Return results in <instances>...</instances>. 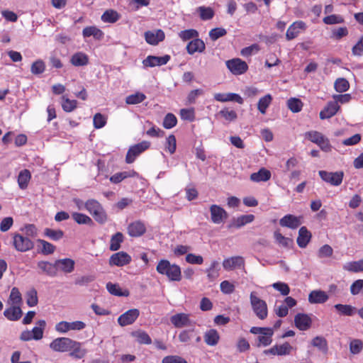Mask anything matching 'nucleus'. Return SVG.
Instances as JSON below:
<instances>
[{
	"label": "nucleus",
	"mask_w": 363,
	"mask_h": 363,
	"mask_svg": "<svg viewBox=\"0 0 363 363\" xmlns=\"http://www.w3.org/2000/svg\"><path fill=\"white\" fill-rule=\"evenodd\" d=\"M157 272L162 275L167 276L169 281H179L182 280V271L179 265L172 264L167 259H161L157 267Z\"/></svg>",
	"instance_id": "f257e3e1"
},
{
	"label": "nucleus",
	"mask_w": 363,
	"mask_h": 363,
	"mask_svg": "<svg viewBox=\"0 0 363 363\" xmlns=\"http://www.w3.org/2000/svg\"><path fill=\"white\" fill-rule=\"evenodd\" d=\"M85 209L99 223L104 224L107 220V215L102 206L95 199H89L84 203Z\"/></svg>",
	"instance_id": "f03ea898"
},
{
	"label": "nucleus",
	"mask_w": 363,
	"mask_h": 363,
	"mask_svg": "<svg viewBox=\"0 0 363 363\" xmlns=\"http://www.w3.org/2000/svg\"><path fill=\"white\" fill-rule=\"evenodd\" d=\"M250 301L252 311L256 316L260 320H264L268 315L267 303L258 297L255 291L250 293Z\"/></svg>",
	"instance_id": "7ed1b4c3"
},
{
	"label": "nucleus",
	"mask_w": 363,
	"mask_h": 363,
	"mask_svg": "<svg viewBox=\"0 0 363 363\" xmlns=\"http://www.w3.org/2000/svg\"><path fill=\"white\" fill-rule=\"evenodd\" d=\"M13 245L18 252H25L32 250L34 243L29 238L23 235L14 233L13 235Z\"/></svg>",
	"instance_id": "20e7f679"
},
{
	"label": "nucleus",
	"mask_w": 363,
	"mask_h": 363,
	"mask_svg": "<svg viewBox=\"0 0 363 363\" xmlns=\"http://www.w3.org/2000/svg\"><path fill=\"white\" fill-rule=\"evenodd\" d=\"M74 345H77V341L70 338L57 337L50 342V347L55 352H64L71 350L72 346Z\"/></svg>",
	"instance_id": "39448f33"
},
{
	"label": "nucleus",
	"mask_w": 363,
	"mask_h": 363,
	"mask_svg": "<svg viewBox=\"0 0 363 363\" xmlns=\"http://www.w3.org/2000/svg\"><path fill=\"white\" fill-rule=\"evenodd\" d=\"M150 143L148 141H142L135 145L131 146L126 154L125 162L128 164L133 163L136 157L139 156L142 152L149 148Z\"/></svg>",
	"instance_id": "423d86ee"
},
{
	"label": "nucleus",
	"mask_w": 363,
	"mask_h": 363,
	"mask_svg": "<svg viewBox=\"0 0 363 363\" xmlns=\"http://www.w3.org/2000/svg\"><path fill=\"white\" fill-rule=\"evenodd\" d=\"M86 324L80 320L74 322L61 321L55 325V330L60 333H65L69 330H82Z\"/></svg>",
	"instance_id": "0eeeda50"
},
{
	"label": "nucleus",
	"mask_w": 363,
	"mask_h": 363,
	"mask_svg": "<svg viewBox=\"0 0 363 363\" xmlns=\"http://www.w3.org/2000/svg\"><path fill=\"white\" fill-rule=\"evenodd\" d=\"M318 174L324 182L329 183L333 186L340 185L344 177V173L342 171L329 172L320 170L318 172Z\"/></svg>",
	"instance_id": "6e6552de"
},
{
	"label": "nucleus",
	"mask_w": 363,
	"mask_h": 363,
	"mask_svg": "<svg viewBox=\"0 0 363 363\" xmlns=\"http://www.w3.org/2000/svg\"><path fill=\"white\" fill-rule=\"evenodd\" d=\"M230 72L235 75L244 74L248 69L247 63L240 58H233L225 62Z\"/></svg>",
	"instance_id": "1a4fd4ad"
},
{
	"label": "nucleus",
	"mask_w": 363,
	"mask_h": 363,
	"mask_svg": "<svg viewBox=\"0 0 363 363\" xmlns=\"http://www.w3.org/2000/svg\"><path fill=\"white\" fill-rule=\"evenodd\" d=\"M172 324L177 328L184 327H190L194 325V323L190 320L189 315L186 313H180L172 315L170 318Z\"/></svg>",
	"instance_id": "9d476101"
},
{
	"label": "nucleus",
	"mask_w": 363,
	"mask_h": 363,
	"mask_svg": "<svg viewBox=\"0 0 363 363\" xmlns=\"http://www.w3.org/2000/svg\"><path fill=\"white\" fill-rule=\"evenodd\" d=\"M140 315L138 309H130L121 315L118 318V323L121 326H125L133 323Z\"/></svg>",
	"instance_id": "9b49d317"
},
{
	"label": "nucleus",
	"mask_w": 363,
	"mask_h": 363,
	"mask_svg": "<svg viewBox=\"0 0 363 363\" xmlns=\"http://www.w3.org/2000/svg\"><path fill=\"white\" fill-rule=\"evenodd\" d=\"M131 262V257L126 252L121 251L113 254L109 259L110 265L123 267Z\"/></svg>",
	"instance_id": "f8f14e48"
},
{
	"label": "nucleus",
	"mask_w": 363,
	"mask_h": 363,
	"mask_svg": "<svg viewBox=\"0 0 363 363\" xmlns=\"http://www.w3.org/2000/svg\"><path fill=\"white\" fill-rule=\"evenodd\" d=\"M170 60V56L165 55L162 57H157L153 55L147 56L143 61V65L145 67H154L155 66H161L166 65Z\"/></svg>",
	"instance_id": "ddd939ff"
},
{
	"label": "nucleus",
	"mask_w": 363,
	"mask_h": 363,
	"mask_svg": "<svg viewBox=\"0 0 363 363\" xmlns=\"http://www.w3.org/2000/svg\"><path fill=\"white\" fill-rule=\"evenodd\" d=\"M211 220L213 223L220 224L228 218L227 212L218 205H212L210 207Z\"/></svg>",
	"instance_id": "4468645a"
},
{
	"label": "nucleus",
	"mask_w": 363,
	"mask_h": 363,
	"mask_svg": "<svg viewBox=\"0 0 363 363\" xmlns=\"http://www.w3.org/2000/svg\"><path fill=\"white\" fill-rule=\"evenodd\" d=\"M164 38V33L161 29L156 30H148L145 33V40L150 45H156L160 42L163 41Z\"/></svg>",
	"instance_id": "2eb2a0df"
},
{
	"label": "nucleus",
	"mask_w": 363,
	"mask_h": 363,
	"mask_svg": "<svg viewBox=\"0 0 363 363\" xmlns=\"http://www.w3.org/2000/svg\"><path fill=\"white\" fill-rule=\"evenodd\" d=\"M245 264L244 258L241 256H235L225 259L223 262V267L225 270L230 271L235 268H240Z\"/></svg>",
	"instance_id": "dca6fc26"
},
{
	"label": "nucleus",
	"mask_w": 363,
	"mask_h": 363,
	"mask_svg": "<svg viewBox=\"0 0 363 363\" xmlns=\"http://www.w3.org/2000/svg\"><path fill=\"white\" fill-rule=\"evenodd\" d=\"M294 323L300 330H307L310 328L312 320L307 314L298 313L294 317Z\"/></svg>",
	"instance_id": "f3484780"
},
{
	"label": "nucleus",
	"mask_w": 363,
	"mask_h": 363,
	"mask_svg": "<svg viewBox=\"0 0 363 363\" xmlns=\"http://www.w3.org/2000/svg\"><path fill=\"white\" fill-rule=\"evenodd\" d=\"M306 28V23L303 21H298L293 23L287 29L286 33V38L288 40H291L296 38L300 30H304Z\"/></svg>",
	"instance_id": "a211bd4d"
},
{
	"label": "nucleus",
	"mask_w": 363,
	"mask_h": 363,
	"mask_svg": "<svg viewBox=\"0 0 363 363\" xmlns=\"http://www.w3.org/2000/svg\"><path fill=\"white\" fill-rule=\"evenodd\" d=\"M292 349L293 347L289 342H284L282 345H274L269 350H265L264 353L274 355H286L291 353Z\"/></svg>",
	"instance_id": "6ab92c4d"
},
{
	"label": "nucleus",
	"mask_w": 363,
	"mask_h": 363,
	"mask_svg": "<svg viewBox=\"0 0 363 363\" xmlns=\"http://www.w3.org/2000/svg\"><path fill=\"white\" fill-rule=\"evenodd\" d=\"M214 99L220 102L235 101L239 104H243L242 98L235 93H217L214 94Z\"/></svg>",
	"instance_id": "aec40b11"
},
{
	"label": "nucleus",
	"mask_w": 363,
	"mask_h": 363,
	"mask_svg": "<svg viewBox=\"0 0 363 363\" xmlns=\"http://www.w3.org/2000/svg\"><path fill=\"white\" fill-rule=\"evenodd\" d=\"M340 108L337 101H329L327 106L320 112V119H328L336 114Z\"/></svg>",
	"instance_id": "412c9836"
},
{
	"label": "nucleus",
	"mask_w": 363,
	"mask_h": 363,
	"mask_svg": "<svg viewBox=\"0 0 363 363\" xmlns=\"http://www.w3.org/2000/svg\"><path fill=\"white\" fill-rule=\"evenodd\" d=\"M328 298V295L322 290H313L308 295V302L312 304L324 303Z\"/></svg>",
	"instance_id": "4be33fe9"
},
{
	"label": "nucleus",
	"mask_w": 363,
	"mask_h": 363,
	"mask_svg": "<svg viewBox=\"0 0 363 363\" xmlns=\"http://www.w3.org/2000/svg\"><path fill=\"white\" fill-rule=\"evenodd\" d=\"M23 314L21 306L11 305L4 311V315L9 320L16 321L18 320Z\"/></svg>",
	"instance_id": "5701e85b"
},
{
	"label": "nucleus",
	"mask_w": 363,
	"mask_h": 363,
	"mask_svg": "<svg viewBox=\"0 0 363 363\" xmlns=\"http://www.w3.org/2000/svg\"><path fill=\"white\" fill-rule=\"evenodd\" d=\"M205 48L204 42L199 38L191 40L186 45V51L189 55H193L196 52H203Z\"/></svg>",
	"instance_id": "b1692460"
},
{
	"label": "nucleus",
	"mask_w": 363,
	"mask_h": 363,
	"mask_svg": "<svg viewBox=\"0 0 363 363\" xmlns=\"http://www.w3.org/2000/svg\"><path fill=\"white\" fill-rule=\"evenodd\" d=\"M75 262L69 258L60 259L55 261L57 270L59 269L65 273H71L74 271Z\"/></svg>",
	"instance_id": "393cba45"
},
{
	"label": "nucleus",
	"mask_w": 363,
	"mask_h": 363,
	"mask_svg": "<svg viewBox=\"0 0 363 363\" xmlns=\"http://www.w3.org/2000/svg\"><path fill=\"white\" fill-rule=\"evenodd\" d=\"M146 231V228L141 221H135L130 223L128 227V233L131 237H139Z\"/></svg>",
	"instance_id": "a878e982"
},
{
	"label": "nucleus",
	"mask_w": 363,
	"mask_h": 363,
	"mask_svg": "<svg viewBox=\"0 0 363 363\" xmlns=\"http://www.w3.org/2000/svg\"><path fill=\"white\" fill-rule=\"evenodd\" d=\"M89 56L83 52L73 54L70 58V63L75 67H83L89 64Z\"/></svg>",
	"instance_id": "bb28decb"
},
{
	"label": "nucleus",
	"mask_w": 363,
	"mask_h": 363,
	"mask_svg": "<svg viewBox=\"0 0 363 363\" xmlns=\"http://www.w3.org/2000/svg\"><path fill=\"white\" fill-rule=\"evenodd\" d=\"M274 335V330L271 328H268L265 331L262 332L259 335L257 336V346L267 347L272 342V335Z\"/></svg>",
	"instance_id": "cd10ccee"
},
{
	"label": "nucleus",
	"mask_w": 363,
	"mask_h": 363,
	"mask_svg": "<svg viewBox=\"0 0 363 363\" xmlns=\"http://www.w3.org/2000/svg\"><path fill=\"white\" fill-rule=\"evenodd\" d=\"M37 266L38 268L40 269L42 273H44L52 277H54L57 275L55 262L52 264L47 261H40L38 262Z\"/></svg>",
	"instance_id": "c85d7f7f"
},
{
	"label": "nucleus",
	"mask_w": 363,
	"mask_h": 363,
	"mask_svg": "<svg viewBox=\"0 0 363 363\" xmlns=\"http://www.w3.org/2000/svg\"><path fill=\"white\" fill-rule=\"evenodd\" d=\"M311 238V233L305 226L301 227L298 230V236L296 240L298 245L301 248L306 247Z\"/></svg>",
	"instance_id": "c756f323"
},
{
	"label": "nucleus",
	"mask_w": 363,
	"mask_h": 363,
	"mask_svg": "<svg viewBox=\"0 0 363 363\" xmlns=\"http://www.w3.org/2000/svg\"><path fill=\"white\" fill-rule=\"evenodd\" d=\"M279 224L283 227L295 229L300 225L301 223L297 217L289 214L280 219Z\"/></svg>",
	"instance_id": "7c9ffc66"
},
{
	"label": "nucleus",
	"mask_w": 363,
	"mask_h": 363,
	"mask_svg": "<svg viewBox=\"0 0 363 363\" xmlns=\"http://www.w3.org/2000/svg\"><path fill=\"white\" fill-rule=\"evenodd\" d=\"M204 342L208 346H216L220 340V335L215 329L207 330L203 335Z\"/></svg>",
	"instance_id": "2f4dec72"
},
{
	"label": "nucleus",
	"mask_w": 363,
	"mask_h": 363,
	"mask_svg": "<svg viewBox=\"0 0 363 363\" xmlns=\"http://www.w3.org/2000/svg\"><path fill=\"white\" fill-rule=\"evenodd\" d=\"M271 178V172L265 168H261L257 172L250 175V179L254 182H267Z\"/></svg>",
	"instance_id": "473e14b6"
},
{
	"label": "nucleus",
	"mask_w": 363,
	"mask_h": 363,
	"mask_svg": "<svg viewBox=\"0 0 363 363\" xmlns=\"http://www.w3.org/2000/svg\"><path fill=\"white\" fill-rule=\"evenodd\" d=\"M338 313L341 315L352 316L357 312L354 306L348 304L337 303L334 306Z\"/></svg>",
	"instance_id": "72a5a7b5"
},
{
	"label": "nucleus",
	"mask_w": 363,
	"mask_h": 363,
	"mask_svg": "<svg viewBox=\"0 0 363 363\" xmlns=\"http://www.w3.org/2000/svg\"><path fill=\"white\" fill-rule=\"evenodd\" d=\"M84 38L93 36L96 40H100L104 36V33L95 26L86 27L82 30Z\"/></svg>",
	"instance_id": "f704fd0d"
},
{
	"label": "nucleus",
	"mask_w": 363,
	"mask_h": 363,
	"mask_svg": "<svg viewBox=\"0 0 363 363\" xmlns=\"http://www.w3.org/2000/svg\"><path fill=\"white\" fill-rule=\"evenodd\" d=\"M37 326L34 327L32 330V337L33 340H39L43 337V332L46 326V323L44 320H40L37 322Z\"/></svg>",
	"instance_id": "c9c22d12"
},
{
	"label": "nucleus",
	"mask_w": 363,
	"mask_h": 363,
	"mask_svg": "<svg viewBox=\"0 0 363 363\" xmlns=\"http://www.w3.org/2000/svg\"><path fill=\"white\" fill-rule=\"evenodd\" d=\"M343 269L354 273L363 272V259L345 263L343 265Z\"/></svg>",
	"instance_id": "e433bc0d"
},
{
	"label": "nucleus",
	"mask_w": 363,
	"mask_h": 363,
	"mask_svg": "<svg viewBox=\"0 0 363 363\" xmlns=\"http://www.w3.org/2000/svg\"><path fill=\"white\" fill-rule=\"evenodd\" d=\"M22 302V296L19 289L16 287L12 288L8 299V303L9 305L21 306Z\"/></svg>",
	"instance_id": "4c0bfd02"
},
{
	"label": "nucleus",
	"mask_w": 363,
	"mask_h": 363,
	"mask_svg": "<svg viewBox=\"0 0 363 363\" xmlns=\"http://www.w3.org/2000/svg\"><path fill=\"white\" fill-rule=\"evenodd\" d=\"M30 177L31 174L29 170L23 169L20 172L18 177V184L21 189L27 188Z\"/></svg>",
	"instance_id": "58836bf2"
},
{
	"label": "nucleus",
	"mask_w": 363,
	"mask_h": 363,
	"mask_svg": "<svg viewBox=\"0 0 363 363\" xmlns=\"http://www.w3.org/2000/svg\"><path fill=\"white\" fill-rule=\"evenodd\" d=\"M219 270L220 267L218 262L216 260L213 261L209 268L206 270L208 279L213 281L218 277Z\"/></svg>",
	"instance_id": "ea45409f"
},
{
	"label": "nucleus",
	"mask_w": 363,
	"mask_h": 363,
	"mask_svg": "<svg viewBox=\"0 0 363 363\" xmlns=\"http://www.w3.org/2000/svg\"><path fill=\"white\" fill-rule=\"evenodd\" d=\"M123 242V235L118 232L112 235L110 241L109 249L111 251H116L121 247V244Z\"/></svg>",
	"instance_id": "a19ab883"
},
{
	"label": "nucleus",
	"mask_w": 363,
	"mask_h": 363,
	"mask_svg": "<svg viewBox=\"0 0 363 363\" xmlns=\"http://www.w3.org/2000/svg\"><path fill=\"white\" fill-rule=\"evenodd\" d=\"M178 35L183 41L192 40L199 37V32L193 28L186 29L180 31Z\"/></svg>",
	"instance_id": "79ce46f5"
},
{
	"label": "nucleus",
	"mask_w": 363,
	"mask_h": 363,
	"mask_svg": "<svg viewBox=\"0 0 363 363\" xmlns=\"http://www.w3.org/2000/svg\"><path fill=\"white\" fill-rule=\"evenodd\" d=\"M303 102L297 98H291L287 101V106L293 113H298L302 110Z\"/></svg>",
	"instance_id": "37998d69"
},
{
	"label": "nucleus",
	"mask_w": 363,
	"mask_h": 363,
	"mask_svg": "<svg viewBox=\"0 0 363 363\" xmlns=\"http://www.w3.org/2000/svg\"><path fill=\"white\" fill-rule=\"evenodd\" d=\"M272 99V98L270 94H267L259 99L257 104V108L261 113L264 114L266 113L267 108L270 105Z\"/></svg>",
	"instance_id": "c03bdc74"
},
{
	"label": "nucleus",
	"mask_w": 363,
	"mask_h": 363,
	"mask_svg": "<svg viewBox=\"0 0 363 363\" xmlns=\"http://www.w3.org/2000/svg\"><path fill=\"white\" fill-rule=\"evenodd\" d=\"M119 18L118 12L113 10H107L101 16V20L106 23H115Z\"/></svg>",
	"instance_id": "a18cd8bd"
},
{
	"label": "nucleus",
	"mask_w": 363,
	"mask_h": 363,
	"mask_svg": "<svg viewBox=\"0 0 363 363\" xmlns=\"http://www.w3.org/2000/svg\"><path fill=\"white\" fill-rule=\"evenodd\" d=\"M146 99L144 94L141 92H136L133 94L128 96L125 99V103L127 104H138L143 102Z\"/></svg>",
	"instance_id": "49530a36"
},
{
	"label": "nucleus",
	"mask_w": 363,
	"mask_h": 363,
	"mask_svg": "<svg viewBox=\"0 0 363 363\" xmlns=\"http://www.w3.org/2000/svg\"><path fill=\"white\" fill-rule=\"evenodd\" d=\"M255 216L252 214L243 215L235 220L233 225L237 228H239L247 223L252 222Z\"/></svg>",
	"instance_id": "de8ad7c7"
},
{
	"label": "nucleus",
	"mask_w": 363,
	"mask_h": 363,
	"mask_svg": "<svg viewBox=\"0 0 363 363\" xmlns=\"http://www.w3.org/2000/svg\"><path fill=\"white\" fill-rule=\"evenodd\" d=\"M72 217L78 224H86L89 225L93 224L91 218L85 214L80 213H73L72 214Z\"/></svg>",
	"instance_id": "09e8293b"
},
{
	"label": "nucleus",
	"mask_w": 363,
	"mask_h": 363,
	"mask_svg": "<svg viewBox=\"0 0 363 363\" xmlns=\"http://www.w3.org/2000/svg\"><path fill=\"white\" fill-rule=\"evenodd\" d=\"M26 303L30 307L35 306L38 304V295L37 291L35 289H31L26 294Z\"/></svg>",
	"instance_id": "8fccbe9b"
},
{
	"label": "nucleus",
	"mask_w": 363,
	"mask_h": 363,
	"mask_svg": "<svg viewBox=\"0 0 363 363\" xmlns=\"http://www.w3.org/2000/svg\"><path fill=\"white\" fill-rule=\"evenodd\" d=\"M77 345L72 346L71 350L72 351L69 353V355L73 358L80 359L86 354V350L81 347L80 342H77Z\"/></svg>",
	"instance_id": "3c124183"
},
{
	"label": "nucleus",
	"mask_w": 363,
	"mask_h": 363,
	"mask_svg": "<svg viewBox=\"0 0 363 363\" xmlns=\"http://www.w3.org/2000/svg\"><path fill=\"white\" fill-rule=\"evenodd\" d=\"M311 344L313 347L318 348L320 350L325 352L328 350V343L325 337L322 336H316L312 340Z\"/></svg>",
	"instance_id": "603ef678"
},
{
	"label": "nucleus",
	"mask_w": 363,
	"mask_h": 363,
	"mask_svg": "<svg viewBox=\"0 0 363 363\" xmlns=\"http://www.w3.org/2000/svg\"><path fill=\"white\" fill-rule=\"evenodd\" d=\"M334 87L336 91L342 93L348 90L350 84L345 78H338L335 80Z\"/></svg>",
	"instance_id": "864d4df0"
},
{
	"label": "nucleus",
	"mask_w": 363,
	"mask_h": 363,
	"mask_svg": "<svg viewBox=\"0 0 363 363\" xmlns=\"http://www.w3.org/2000/svg\"><path fill=\"white\" fill-rule=\"evenodd\" d=\"M324 135L321 133L315 130L308 131L305 133V138L316 145L320 143Z\"/></svg>",
	"instance_id": "5fc2aeb1"
},
{
	"label": "nucleus",
	"mask_w": 363,
	"mask_h": 363,
	"mask_svg": "<svg viewBox=\"0 0 363 363\" xmlns=\"http://www.w3.org/2000/svg\"><path fill=\"white\" fill-rule=\"evenodd\" d=\"M274 237L276 242L279 245H281L285 247H289L293 242V240L291 239L284 237L279 231L274 232Z\"/></svg>",
	"instance_id": "6e6d98bb"
},
{
	"label": "nucleus",
	"mask_w": 363,
	"mask_h": 363,
	"mask_svg": "<svg viewBox=\"0 0 363 363\" xmlns=\"http://www.w3.org/2000/svg\"><path fill=\"white\" fill-rule=\"evenodd\" d=\"M44 233L45 235L55 241L60 240L64 235V233L62 230H53L51 228H45Z\"/></svg>",
	"instance_id": "4d7b16f0"
},
{
	"label": "nucleus",
	"mask_w": 363,
	"mask_h": 363,
	"mask_svg": "<svg viewBox=\"0 0 363 363\" xmlns=\"http://www.w3.org/2000/svg\"><path fill=\"white\" fill-rule=\"evenodd\" d=\"M77 105L76 100H70L65 96H62V109L66 112H71L74 111Z\"/></svg>",
	"instance_id": "13d9d810"
},
{
	"label": "nucleus",
	"mask_w": 363,
	"mask_h": 363,
	"mask_svg": "<svg viewBox=\"0 0 363 363\" xmlns=\"http://www.w3.org/2000/svg\"><path fill=\"white\" fill-rule=\"evenodd\" d=\"M38 242L41 245V253L43 255H51L55 250V247L52 244L44 240L38 239Z\"/></svg>",
	"instance_id": "bf43d9fd"
},
{
	"label": "nucleus",
	"mask_w": 363,
	"mask_h": 363,
	"mask_svg": "<svg viewBox=\"0 0 363 363\" xmlns=\"http://www.w3.org/2000/svg\"><path fill=\"white\" fill-rule=\"evenodd\" d=\"M45 69V62L42 60L35 61L30 67V71L33 74H40L44 72Z\"/></svg>",
	"instance_id": "052dcab7"
},
{
	"label": "nucleus",
	"mask_w": 363,
	"mask_h": 363,
	"mask_svg": "<svg viewBox=\"0 0 363 363\" xmlns=\"http://www.w3.org/2000/svg\"><path fill=\"white\" fill-rule=\"evenodd\" d=\"M200 13V18L203 21L211 19L214 16L213 9L210 7L200 6L198 8Z\"/></svg>",
	"instance_id": "680f3d73"
},
{
	"label": "nucleus",
	"mask_w": 363,
	"mask_h": 363,
	"mask_svg": "<svg viewBox=\"0 0 363 363\" xmlns=\"http://www.w3.org/2000/svg\"><path fill=\"white\" fill-rule=\"evenodd\" d=\"M363 349V342L361 340L354 339L350 342V351L353 354H357L361 352Z\"/></svg>",
	"instance_id": "e2e57ef3"
},
{
	"label": "nucleus",
	"mask_w": 363,
	"mask_h": 363,
	"mask_svg": "<svg viewBox=\"0 0 363 363\" xmlns=\"http://www.w3.org/2000/svg\"><path fill=\"white\" fill-rule=\"evenodd\" d=\"M350 293L353 296H356L363 292V279H357L354 281L350 286Z\"/></svg>",
	"instance_id": "0e129e2a"
},
{
	"label": "nucleus",
	"mask_w": 363,
	"mask_h": 363,
	"mask_svg": "<svg viewBox=\"0 0 363 363\" xmlns=\"http://www.w3.org/2000/svg\"><path fill=\"white\" fill-rule=\"evenodd\" d=\"M177 120L176 116L172 113H167L163 121V126L167 129L174 127Z\"/></svg>",
	"instance_id": "69168bd1"
},
{
	"label": "nucleus",
	"mask_w": 363,
	"mask_h": 363,
	"mask_svg": "<svg viewBox=\"0 0 363 363\" xmlns=\"http://www.w3.org/2000/svg\"><path fill=\"white\" fill-rule=\"evenodd\" d=\"M227 31L225 28H213L209 31V37L210 38L215 41L218 40L219 38L225 35Z\"/></svg>",
	"instance_id": "338daca9"
},
{
	"label": "nucleus",
	"mask_w": 363,
	"mask_h": 363,
	"mask_svg": "<svg viewBox=\"0 0 363 363\" xmlns=\"http://www.w3.org/2000/svg\"><path fill=\"white\" fill-rule=\"evenodd\" d=\"M162 363H187L182 357L177 355H169L163 358Z\"/></svg>",
	"instance_id": "774afa93"
}]
</instances>
